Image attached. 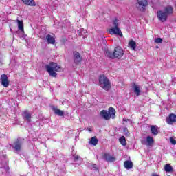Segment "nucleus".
Masks as SVG:
<instances>
[{"mask_svg":"<svg viewBox=\"0 0 176 176\" xmlns=\"http://www.w3.org/2000/svg\"><path fill=\"white\" fill-rule=\"evenodd\" d=\"M45 69L52 78H57L56 72H63V67L54 62H50L49 64L46 65Z\"/></svg>","mask_w":176,"mask_h":176,"instance_id":"obj_1","label":"nucleus"},{"mask_svg":"<svg viewBox=\"0 0 176 176\" xmlns=\"http://www.w3.org/2000/svg\"><path fill=\"white\" fill-rule=\"evenodd\" d=\"M99 85L106 91H109V90H111V81H109L108 77H107L104 74H101L99 76Z\"/></svg>","mask_w":176,"mask_h":176,"instance_id":"obj_2","label":"nucleus"},{"mask_svg":"<svg viewBox=\"0 0 176 176\" xmlns=\"http://www.w3.org/2000/svg\"><path fill=\"white\" fill-rule=\"evenodd\" d=\"M113 25L114 27H112L108 30L109 34H110L111 35H119V36L122 38L123 33H122V30H120V28H119V23L118 22V19H115L114 20H113Z\"/></svg>","mask_w":176,"mask_h":176,"instance_id":"obj_3","label":"nucleus"},{"mask_svg":"<svg viewBox=\"0 0 176 176\" xmlns=\"http://www.w3.org/2000/svg\"><path fill=\"white\" fill-rule=\"evenodd\" d=\"M138 10L140 12H145L146 10V6H148V0H138Z\"/></svg>","mask_w":176,"mask_h":176,"instance_id":"obj_4","label":"nucleus"},{"mask_svg":"<svg viewBox=\"0 0 176 176\" xmlns=\"http://www.w3.org/2000/svg\"><path fill=\"white\" fill-rule=\"evenodd\" d=\"M114 56L115 58H118L120 60V58L122 56H124V51L122 50V47L120 46H117L114 48Z\"/></svg>","mask_w":176,"mask_h":176,"instance_id":"obj_5","label":"nucleus"},{"mask_svg":"<svg viewBox=\"0 0 176 176\" xmlns=\"http://www.w3.org/2000/svg\"><path fill=\"white\" fill-rule=\"evenodd\" d=\"M157 16L160 21H162V23L167 21V18L168 17V15L162 10L157 11Z\"/></svg>","mask_w":176,"mask_h":176,"instance_id":"obj_6","label":"nucleus"},{"mask_svg":"<svg viewBox=\"0 0 176 176\" xmlns=\"http://www.w3.org/2000/svg\"><path fill=\"white\" fill-rule=\"evenodd\" d=\"M1 85L3 86V87H8L10 84L9 81V77H8V75L3 74L1 76Z\"/></svg>","mask_w":176,"mask_h":176,"instance_id":"obj_7","label":"nucleus"},{"mask_svg":"<svg viewBox=\"0 0 176 176\" xmlns=\"http://www.w3.org/2000/svg\"><path fill=\"white\" fill-rule=\"evenodd\" d=\"M73 54L75 64H80L82 60V56H80V53L74 52H73Z\"/></svg>","mask_w":176,"mask_h":176,"instance_id":"obj_8","label":"nucleus"},{"mask_svg":"<svg viewBox=\"0 0 176 176\" xmlns=\"http://www.w3.org/2000/svg\"><path fill=\"white\" fill-rule=\"evenodd\" d=\"M166 122L168 124H173V123H176V115L174 113H171L166 118Z\"/></svg>","mask_w":176,"mask_h":176,"instance_id":"obj_9","label":"nucleus"},{"mask_svg":"<svg viewBox=\"0 0 176 176\" xmlns=\"http://www.w3.org/2000/svg\"><path fill=\"white\" fill-rule=\"evenodd\" d=\"M103 159L109 163H112L116 160V158L113 156H111L109 153H104L103 155Z\"/></svg>","mask_w":176,"mask_h":176,"instance_id":"obj_10","label":"nucleus"},{"mask_svg":"<svg viewBox=\"0 0 176 176\" xmlns=\"http://www.w3.org/2000/svg\"><path fill=\"white\" fill-rule=\"evenodd\" d=\"M21 142L17 139L14 142V145L12 146V148H14V149H15V151H16V152H20V151H21Z\"/></svg>","mask_w":176,"mask_h":176,"instance_id":"obj_11","label":"nucleus"},{"mask_svg":"<svg viewBox=\"0 0 176 176\" xmlns=\"http://www.w3.org/2000/svg\"><path fill=\"white\" fill-rule=\"evenodd\" d=\"M45 39L48 45H54V43H56V38L50 34H47L45 37Z\"/></svg>","mask_w":176,"mask_h":176,"instance_id":"obj_12","label":"nucleus"},{"mask_svg":"<svg viewBox=\"0 0 176 176\" xmlns=\"http://www.w3.org/2000/svg\"><path fill=\"white\" fill-rule=\"evenodd\" d=\"M164 10V12H165L166 14H167L168 16L170 14H173V13H174V8H173V6H168L165 7Z\"/></svg>","mask_w":176,"mask_h":176,"instance_id":"obj_13","label":"nucleus"},{"mask_svg":"<svg viewBox=\"0 0 176 176\" xmlns=\"http://www.w3.org/2000/svg\"><path fill=\"white\" fill-rule=\"evenodd\" d=\"M128 46L131 48V50L135 51L137 49V42L131 39L129 41Z\"/></svg>","mask_w":176,"mask_h":176,"instance_id":"obj_14","label":"nucleus"},{"mask_svg":"<svg viewBox=\"0 0 176 176\" xmlns=\"http://www.w3.org/2000/svg\"><path fill=\"white\" fill-rule=\"evenodd\" d=\"M21 1L28 6H36V3H35L34 0H21Z\"/></svg>","mask_w":176,"mask_h":176,"instance_id":"obj_15","label":"nucleus"},{"mask_svg":"<svg viewBox=\"0 0 176 176\" xmlns=\"http://www.w3.org/2000/svg\"><path fill=\"white\" fill-rule=\"evenodd\" d=\"M109 115H110V119H115L116 118V110L113 107L109 108Z\"/></svg>","mask_w":176,"mask_h":176,"instance_id":"obj_16","label":"nucleus"},{"mask_svg":"<svg viewBox=\"0 0 176 176\" xmlns=\"http://www.w3.org/2000/svg\"><path fill=\"white\" fill-rule=\"evenodd\" d=\"M100 115L105 119V120H109L111 119V115L107 110H102L100 111Z\"/></svg>","mask_w":176,"mask_h":176,"instance_id":"obj_17","label":"nucleus"},{"mask_svg":"<svg viewBox=\"0 0 176 176\" xmlns=\"http://www.w3.org/2000/svg\"><path fill=\"white\" fill-rule=\"evenodd\" d=\"M151 132L153 135H157L159 134V129L156 125H151Z\"/></svg>","mask_w":176,"mask_h":176,"instance_id":"obj_18","label":"nucleus"},{"mask_svg":"<svg viewBox=\"0 0 176 176\" xmlns=\"http://www.w3.org/2000/svg\"><path fill=\"white\" fill-rule=\"evenodd\" d=\"M52 111H54L55 115H58V116H64V111L58 109L54 106L52 107Z\"/></svg>","mask_w":176,"mask_h":176,"instance_id":"obj_19","label":"nucleus"},{"mask_svg":"<svg viewBox=\"0 0 176 176\" xmlns=\"http://www.w3.org/2000/svg\"><path fill=\"white\" fill-rule=\"evenodd\" d=\"M23 119L28 120L29 122H31V113L28 110H25L23 111Z\"/></svg>","mask_w":176,"mask_h":176,"instance_id":"obj_20","label":"nucleus"},{"mask_svg":"<svg viewBox=\"0 0 176 176\" xmlns=\"http://www.w3.org/2000/svg\"><path fill=\"white\" fill-rule=\"evenodd\" d=\"M105 56L106 57H107L108 58H111V60H115V53L111 52L110 50H107L105 52Z\"/></svg>","mask_w":176,"mask_h":176,"instance_id":"obj_21","label":"nucleus"},{"mask_svg":"<svg viewBox=\"0 0 176 176\" xmlns=\"http://www.w3.org/2000/svg\"><path fill=\"white\" fill-rule=\"evenodd\" d=\"M16 23L18 24L19 30L21 31V32H24V22L23 21L17 19Z\"/></svg>","mask_w":176,"mask_h":176,"instance_id":"obj_22","label":"nucleus"},{"mask_svg":"<svg viewBox=\"0 0 176 176\" xmlns=\"http://www.w3.org/2000/svg\"><path fill=\"white\" fill-rule=\"evenodd\" d=\"M124 166L126 168V170H131V168H133V162L130 160H126L124 162Z\"/></svg>","mask_w":176,"mask_h":176,"instance_id":"obj_23","label":"nucleus"},{"mask_svg":"<svg viewBox=\"0 0 176 176\" xmlns=\"http://www.w3.org/2000/svg\"><path fill=\"white\" fill-rule=\"evenodd\" d=\"M89 144L91 145H94V146H96L97 144H98V139H97V137L94 136L91 138V140L89 141Z\"/></svg>","mask_w":176,"mask_h":176,"instance_id":"obj_24","label":"nucleus"},{"mask_svg":"<svg viewBox=\"0 0 176 176\" xmlns=\"http://www.w3.org/2000/svg\"><path fill=\"white\" fill-rule=\"evenodd\" d=\"M164 170L166 173H173L174 171L173 166H171L170 164H166L164 166Z\"/></svg>","mask_w":176,"mask_h":176,"instance_id":"obj_25","label":"nucleus"},{"mask_svg":"<svg viewBox=\"0 0 176 176\" xmlns=\"http://www.w3.org/2000/svg\"><path fill=\"white\" fill-rule=\"evenodd\" d=\"M146 142L148 145V146H152L153 144H155V140H153V138L151 136H147L146 137Z\"/></svg>","mask_w":176,"mask_h":176,"instance_id":"obj_26","label":"nucleus"},{"mask_svg":"<svg viewBox=\"0 0 176 176\" xmlns=\"http://www.w3.org/2000/svg\"><path fill=\"white\" fill-rule=\"evenodd\" d=\"M134 93H135L137 97L141 94V89H140V86L135 85H134Z\"/></svg>","mask_w":176,"mask_h":176,"instance_id":"obj_27","label":"nucleus"},{"mask_svg":"<svg viewBox=\"0 0 176 176\" xmlns=\"http://www.w3.org/2000/svg\"><path fill=\"white\" fill-rule=\"evenodd\" d=\"M119 142L123 146H126V145H127V142L126 141V138L124 136L120 138Z\"/></svg>","mask_w":176,"mask_h":176,"instance_id":"obj_28","label":"nucleus"},{"mask_svg":"<svg viewBox=\"0 0 176 176\" xmlns=\"http://www.w3.org/2000/svg\"><path fill=\"white\" fill-rule=\"evenodd\" d=\"M91 170H93L94 171H98V166H97V164H94L91 165Z\"/></svg>","mask_w":176,"mask_h":176,"instance_id":"obj_29","label":"nucleus"},{"mask_svg":"<svg viewBox=\"0 0 176 176\" xmlns=\"http://www.w3.org/2000/svg\"><path fill=\"white\" fill-rule=\"evenodd\" d=\"M155 43H162L163 42V38H157L155 39Z\"/></svg>","mask_w":176,"mask_h":176,"instance_id":"obj_30","label":"nucleus"},{"mask_svg":"<svg viewBox=\"0 0 176 176\" xmlns=\"http://www.w3.org/2000/svg\"><path fill=\"white\" fill-rule=\"evenodd\" d=\"M170 141L173 145H176V140L174 138H170Z\"/></svg>","mask_w":176,"mask_h":176,"instance_id":"obj_31","label":"nucleus"},{"mask_svg":"<svg viewBox=\"0 0 176 176\" xmlns=\"http://www.w3.org/2000/svg\"><path fill=\"white\" fill-rule=\"evenodd\" d=\"M68 40L67 39V38L64 37L62 38L61 40V43H66V42Z\"/></svg>","mask_w":176,"mask_h":176,"instance_id":"obj_32","label":"nucleus"},{"mask_svg":"<svg viewBox=\"0 0 176 176\" xmlns=\"http://www.w3.org/2000/svg\"><path fill=\"white\" fill-rule=\"evenodd\" d=\"M79 160V156H76L75 157V160Z\"/></svg>","mask_w":176,"mask_h":176,"instance_id":"obj_33","label":"nucleus"},{"mask_svg":"<svg viewBox=\"0 0 176 176\" xmlns=\"http://www.w3.org/2000/svg\"><path fill=\"white\" fill-rule=\"evenodd\" d=\"M88 131L91 132V128H87Z\"/></svg>","mask_w":176,"mask_h":176,"instance_id":"obj_34","label":"nucleus"},{"mask_svg":"<svg viewBox=\"0 0 176 176\" xmlns=\"http://www.w3.org/2000/svg\"><path fill=\"white\" fill-rule=\"evenodd\" d=\"M152 176H160V175L157 174H153Z\"/></svg>","mask_w":176,"mask_h":176,"instance_id":"obj_35","label":"nucleus"},{"mask_svg":"<svg viewBox=\"0 0 176 176\" xmlns=\"http://www.w3.org/2000/svg\"><path fill=\"white\" fill-rule=\"evenodd\" d=\"M142 144H143V145H145V141H142Z\"/></svg>","mask_w":176,"mask_h":176,"instance_id":"obj_36","label":"nucleus"}]
</instances>
